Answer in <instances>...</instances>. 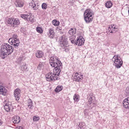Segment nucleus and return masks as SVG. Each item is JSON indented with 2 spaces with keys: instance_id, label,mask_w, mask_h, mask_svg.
Masks as SVG:
<instances>
[{
  "instance_id": "30",
  "label": "nucleus",
  "mask_w": 129,
  "mask_h": 129,
  "mask_svg": "<svg viewBox=\"0 0 129 129\" xmlns=\"http://www.w3.org/2000/svg\"><path fill=\"white\" fill-rule=\"evenodd\" d=\"M85 125V123L83 122H80L78 125V126L79 127L78 128V129H82V127H83V126H84Z\"/></svg>"
},
{
  "instance_id": "32",
  "label": "nucleus",
  "mask_w": 129,
  "mask_h": 129,
  "mask_svg": "<svg viewBox=\"0 0 129 129\" xmlns=\"http://www.w3.org/2000/svg\"><path fill=\"white\" fill-rule=\"evenodd\" d=\"M36 30L37 32L39 33H41L43 32V30L41 28L38 27L36 28Z\"/></svg>"
},
{
  "instance_id": "15",
  "label": "nucleus",
  "mask_w": 129,
  "mask_h": 129,
  "mask_svg": "<svg viewBox=\"0 0 129 129\" xmlns=\"http://www.w3.org/2000/svg\"><path fill=\"white\" fill-rule=\"evenodd\" d=\"M14 40H13V38H11L9 39L8 40V42L11 45H13V46L15 48L18 47L19 45H17L16 43Z\"/></svg>"
},
{
  "instance_id": "48",
  "label": "nucleus",
  "mask_w": 129,
  "mask_h": 129,
  "mask_svg": "<svg viewBox=\"0 0 129 129\" xmlns=\"http://www.w3.org/2000/svg\"><path fill=\"white\" fill-rule=\"evenodd\" d=\"M88 17H93L92 16V15H91V16H90L89 15H88Z\"/></svg>"
},
{
  "instance_id": "13",
  "label": "nucleus",
  "mask_w": 129,
  "mask_h": 129,
  "mask_svg": "<svg viewBox=\"0 0 129 129\" xmlns=\"http://www.w3.org/2000/svg\"><path fill=\"white\" fill-rule=\"evenodd\" d=\"M7 90L3 86H0V93L2 95H6L7 94Z\"/></svg>"
},
{
  "instance_id": "25",
  "label": "nucleus",
  "mask_w": 129,
  "mask_h": 129,
  "mask_svg": "<svg viewBox=\"0 0 129 129\" xmlns=\"http://www.w3.org/2000/svg\"><path fill=\"white\" fill-rule=\"evenodd\" d=\"M44 62H40L37 67V69L39 70H41V69L43 68L44 66Z\"/></svg>"
},
{
  "instance_id": "2",
  "label": "nucleus",
  "mask_w": 129,
  "mask_h": 129,
  "mask_svg": "<svg viewBox=\"0 0 129 129\" xmlns=\"http://www.w3.org/2000/svg\"><path fill=\"white\" fill-rule=\"evenodd\" d=\"M13 47L7 43H4L1 48V56L3 59L6 56L11 54L14 51Z\"/></svg>"
},
{
  "instance_id": "41",
  "label": "nucleus",
  "mask_w": 129,
  "mask_h": 129,
  "mask_svg": "<svg viewBox=\"0 0 129 129\" xmlns=\"http://www.w3.org/2000/svg\"><path fill=\"white\" fill-rule=\"evenodd\" d=\"M80 38H77V40L75 41V44L76 45H78V43H79L80 42Z\"/></svg>"
},
{
  "instance_id": "16",
  "label": "nucleus",
  "mask_w": 129,
  "mask_h": 129,
  "mask_svg": "<svg viewBox=\"0 0 129 129\" xmlns=\"http://www.w3.org/2000/svg\"><path fill=\"white\" fill-rule=\"evenodd\" d=\"M93 13L92 11L89 9H88L86 10L84 14V16H88L89 15L90 16H91V15H92Z\"/></svg>"
},
{
  "instance_id": "10",
  "label": "nucleus",
  "mask_w": 129,
  "mask_h": 129,
  "mask_svg": "<svg viewBox=\"0 0 129 129\" xmlns=\"http://www.w3.org/2000/svg\"><path fill=\"white\" fill-rule=\"evenodd\" d=\"M54 31V29L53 28H50L49 29L48 34L50 38L52 39L54 37L55 34Z\"/></svg>"
},
{
  "instance_id": "34",
  "label": "nucleus",
  "mask_w": 129,
  "mask_h": 129,
  "mask_svg": "<svg viewBox=\"0 0 129 129\" xmlns=\"http://www.w3.org/2000/svg\"><path fill=\"white\" fill-rule=\"evenodd\" d=\"M28 16V15L26 14H21L20 15L21 17L25 20H26Z\"/></svg>"
},
{
  "instance_id": "14",
  "label": "nucleus",
  "mask_w": 129,
  "mask_h": 129,
  "mask_svg": "<svg viewBox=\"0 0 129 129\" xmlns=\"http://www.w3.org/2000/svg\"><path fill=\"white\" fill-rule=\"evenodd\" d=\"M93 19V17H88L87 16H84V19L86 23H89L91 22Z\"/></svg>"
},
{
  "instance_id": "17",
  "label": "nucleus",
  "mask_w": 129,
  "mask_h": 129,
  "mask_svg": "<svg viewBox=\"0 0 129 129\" xmlns=\"http://www.w3.org/2000/svg\"><path fill=\"white\" fill-rule=\"evenodd\" d=\"M30 6H31L32 8L34 10H36L38 9L39 5H36L35 2L34 1H32L31 3L29 4Z\"/></svg>"
},
{
  "instance_id": "31",
  "label": "nucleus",
  "mask_w": 129,
  "mask_h": 129,
  "mask_svg": "<svg viewBox=\"0 0 129 129\" xmlns=\"http://www.w3.org/2000/svg\"><path fill=\"white\" fill-rule=\"evenodd\" d=\"M33 19L34 18L33 16L28 15L26 20L28 21H29L31 22H32L34 21Z\"/></svg>"
},
{
  "instance_id": "42",
  "label": "nucleus",
  "mask_w": 129,
  "mask_h": 129,
  "mask_svg": "<svg viewBox=\"0 0 129 129\" xmlns=\"http://www.w3.org/2000/svg\"><path fill=\"white\" fill-rule=\"evenodd\" d=\"M117 29V28H116L115 27V26L114 27H113V28L112 29V30H113V31H117V30H116L115 29Z\"/></svg>"
},
{
  "instance_id": "37",
  "label": "nucleus",
  "mask_w": 129,
  "mask_h": 129,
  "mask_svg": "<svg viewBox=\"0 0 129 129\" xmlns=\"http://www.w3.org/2000/svg\"><path fill=\"white\" fill-rule=\"evenodd\" d=\"M114 26V25L111 24L108 27V30H112L114 27L113 26Z\"/></svg>"
},
{
  "instance_id": "40",
  "label": "nucleus",
  "mask_w": 129,
  "mask_h": 129,
  "mask_svg": "<svg viewBox=\"0 0 129 129\" xmlns=\"http://www.w3.org/2000/svg\"><path fill=\"white\" fill-rule=\"evenodd\" d=\"M23 59V58L21 57H19L17 60V62L19 63H21L20 62L21 61V60H22Z\"/></svg>"
},
{
  "instance_id": "52",
  "label": "nucleus",
  "mask_w": 129,
  "mask_h": 129,
  "mask_svg": "<svg viewBox=\"0 0 129 129\" xmlns=\"http://www.w3.org/2000/svg\"><path fill=\"white\" fill-rule=\"evenodd\" d=\"M84 114H85H85H86V113H84Z\"/></svg>"
},
{
  "instance_id": "1",
  "label": "nucleus",
  "mask_w": 129,
  "mask_h": 129,
  "mask_svg": "<svg viewBox=\"0 0 129 129\" xmlns=\"http://www.w3.org/2000/svg\"><path fill=\"white\" fill-rule=\"evenodd\" d=\"M57 61L52 62L50 64L52 67L54 68L53 73L50 72L46 75V78L47 81H50L58 80L59 79V75L60 72V67H61L62 63L59 60Z\"/></svg>"
},
{
  "instance_id": "27",
  "label": "nucleus",
  "mask_w": 129,
  "mask_h": 129,
  "mask_svg": "<svg viewBox=\"0 0 129 129\" xmlns=\"http://www.w3.org/2000/svg\"><path fill=\"white\" fill-rule=\"evenodd\" d=\"M52 24L55 26H58L59 25V21H57L56 20H53L52 21Z\"/></svg>"
},
{
  "instance_id": "9",
  "label": "nucleus",
  "mask_w": 129,
  "mask_h": 129,
  "mask_svg": "<svg viewBox=\"0 0 129 129\" xmlns=\"http://www.w3.org/2000/svg\"><path fill=\"white\" fill-rule=\"evenodd\" d=\"M124 107L126 109H129V97L124 99L123 102Z\"/></svg>"
},
{
  "instance_id": "47",
  "label": "nucleus",
  "mask_w": 129,
  "mask_h": 129,
  "mask_svg": "<svg viewBox=\"0 0 129 129\" xmlns=\"http://www.w3.org/2000/svg\"><path fill=\"white\" fill-rule=\"evenodd\" d=\"M71 42L73 44L75 43L74 41V40H72L71 41Z\"/></svg>"
},
{
  "instance_id": "44",
  "label": "nucleus",
  "mask_w": 129,
  "mask_h": 129,
  "mask_svg": "<svg viewBox=\"0 0 129 129\" xmlns=\"http://www.w3.org/2000/svg\"><path fill=\"white\" fill-rule=\"evenodd\" d=\"M107 33L108 35H110V30H108L107 31Z\"/></svg>"
},
{
  "instance_id": "19",
  "label": "nucleus",
  "mask_w": 129,
  "mask_h": 129,
  "mask_svg": "<svg viewBox=\"0 0 129 129\" xmlns=\"http://www.w3.org/2000/svg\"><path fill=\"white\" fill-rule=\"evenodd\" d=\"M17 36L16 34H14L13 35L12 37L13 40H14L15 42L16 43L17 45H19V41L18 39L17 38Z\"/></svg>"
},
{
  "instance_id": "45",
  "label": "nucleus",
  "mask_w": 129,
  "mask_h": 129,
  "mask_svg": "<svg viewBox=\"0 0 129 129\" xmlns=\"http://www.w3.org/2000/svg\"><path fill=\"white\" fill-rule=\"evenodd\" d=\"M3 122L0 119V126L2 125L3 123Z\"/></svg>"
},
{
  "instance_id": "33",
  "label": "nucleus",
  "mask_w": 129,
  "mask_h": 129,
  "mask_svg": "<svg viewBox=\"0 0 129 129\" xmlns=\"http://www.w3.org/2000/svg\"><path fill=\"white\" fill-rule=\"evenodd\" d=\"M73 99L75 101L77 102L79 100L78 96L76 94H75L74 96Z\"/></svg>"
},
{
  "instance_id": "26",
  "label": "nucleus",
  "mask_w": 129,
  "mask_h": 129,
  "mask_svg": "<svg viewBox=\"0 0 129 129\" xmlns=\"http://www.w3.org/2000/svg\"><path fill=\"white\" fill-rule=\"evenodd\" d=\"M81 38V37H80V42L79 43H78V46H81L84 43V40L83 38Z\"/></svg>"
},
{
  "instance_id": "35",
  "label": "nucleus",
  "mask_w": 129,
  "mask_h": 129,
  "mask_svg": "<svg viewBox=\"0 0 129 129\" xmlns=\"http://www.w3.org/2000/svg\"><path fill=\"white\" fill-rule=\"evenodd\" d=\"M47 5L45 3H43L42 4V7L43 9H46L47 8Z\"/></svg>"
},
{
  "instance_id": "22",
  "label": "nucleus",
  "mask_w": 129,
  "mask_h": 129,
  "mask_svg": "<svg viewBox=\"0 0 129 129\" xmlns=\"http://www.w3.org/2000/svg\"><path fill=\"white\" fill-rule=\"evenodd\" d=\"M113 5V4L110 1H108L105 3L106 7L108 8H111Z\"/></svg>"
},
{
  "instance_id": "36",
  "label": "nucleus",
  "mask_w": 129,
  "mask_h": 129,
  "mask_svg": "<svg viewBox=\"0 0 129 129\" xmlns=\"http://www.w3.org/2000/svg\"><path fill=\"white\" fill-rule=\"evenodd\" d=\"M125 92L126 93V95L129 96V87H127L126 88Z\"/></svg>"
},
{
  "instance_id": "8",
  "label": "nucleus",
  "mask_w": 129,
  "mask_h": 129,
  "mask_svg": "<svg viewBox=\"0 0 129 129\" xmlns=\"http://www.w3.org/2000/svg\"><path fill=\"white\" fill-rule=\"evenodd\" d=\"M95 97L94 96L91 94H89V95H88L87 99L88 100V103L92 104L93 105V106H95L96 105L94 101L93 102V100L94 99Z\"/></svg>"
},
{
  "instance_id": "46",
  "label": "nucleus",
  "mask_w": 129,
  "mask_h": 129,
  "mask_svg": "<svg viewBox=\"0 0 129 129\" xmlns=\"http://www.w3.org/2000/svg\"><path fill=\"white\" fill-rule=\"evenodd\" d=\"M65 50L66 52H67L69 51V49L68 48H65Z\"/></svg>"
},
{
  "instance_id": "28",
  "label": "nucleus",
  "mask_w": 129,
  "mask_h": 129,
  "mask_svg": "<svg viewBox=\"0 0 129 129\" xmlns=\"http://www.w3.org/2000/svg\"><path fill=\"white\" fill-rule=\"evenodd\" d=\"M21 69L22 70H26L27 69V66L25 63H24L22 65H21Z\"/></svg>"
},
{
  "instance_id": "21",
  "label": "nucleus",
  "mask_w": 129,
  "mask_h": 129,
  "mask_svg": "<svg viewBox=\"0 0 129 129\" xmlns=\"http://www.w3.org/2000/svg\"><path fill=\"white\" fill-rule=\"evenodd\" d=\"M17 4H16L17 7H23L24 3L23 1L21 0H18L17 1Z\"/></svg>"
},
{
  "instance_id": "49",
  "label": "nucleus",
  "mask_w": 129,
  "mask_h": 129,
  "mask_svg": "<svg viewBox=\"0 0 129 129\" xmlns=\"http://www.w3.org/2000/svg\"><path fill=\"white\" fill-rule=\"evenodd\" d=\"M19 129H22V127L21 126L19 127Z\"/></svg>"
},
{
  "instance_id": "39",
  "label": "nucleus",
  "mask_w": 129,
  "mask_h": 129,
  "mask_svg": "<svg viewBox=\"0 0 129 129\" xmlns=\"http://www.w3.org/2000/svg\"><path fill=\"white\" fill-rule=\"evenodd\" d=\"M39 119V118L38 117H36V116H34L33 120L34 121H37Z\"/></svg>"
},
{
  "instance_id": "24",
  "label": "nucleus",
  "mask_w": 129,
  "mask_h": 129,
  "mask_svg": "<svg viewBox=\"0 0 129 129\" xmlns=\"http://www.w3.org/2000/svg\"><path fill=\"white\" fill-rule=\"evenodd\" d=\"M63 88L62 86L58 85L57 86L55 89V91L56 92H58L60 91Z\"/></svg>"
},
{
  "instance_id": "20",
  "label": "nucleus",
  "mask_w": 129,
  "mask_h": 129,
  "mask_svg": "<svg viewBox=\"0 0 129 129\" xmlns=\"http://www.w3.org/2000/svg\"><path fill=\"white\" fill-rule=\"evenodd\" d=\"M57 57L54 56H53L51 57L49 59V63L50 64L52 62L57 61V60H58Z\"/></svg>"
},
{
  "instance_id": "43",
  "label": "nucleus",
  "mask_w": 129,
  "mask_h": 129,
  "mask_svg": "<svg viewBox=\"0 0 129 129\" xmlns=\"http://www.w3.org/2000/svg\"><path fill=\"white\" fill-rule=\"evenodd\" d=\"M110 33H115L116 31H113V30H110Z\"/></svg>"
},
{
  "instance_id": "50",
  "label": "nucleus",
  "mask_w": 129,
  "mask_h": 129,
  "mask_svg": "<svg viewBox=\"0 0 129 129\" xmlns=\"http://www.w3.org/2000/svg\"><path fill=\"white\" fill-rule=\"evenodd\" d=\"M128 14L129 15V10H128Z\"/></svg>"
},
{
  "instance_id": "4",
  "label": "nucleus",
  "mask_w": 129,
  "mask_h": 129,
  "mask_svg": "<svg viewBox=\"0 0 129 129\" xmlns=\"http://www.w3.org/2000/svg\"><path fill=\"white\" fill-rule=\"evenodd\" d=\"M59 42L60 46L63 48L67 47L68 46L67 39L65 36H62L60 38Z\"/></svg>"
},
{
  "instance_id": "29",
  "label": "nucleus",
  "mask_w": 129,
  "mask_h": 129,
  "mask_svg": "<svg viewBox=\"0 0 129 129\" xmlns=\"http://www.w3.org/2000/svg\"><path fill=\"white\" fill-rule=\"evenodd\" d=\"M28 106L30 108H31V107L33 106L32 101L31 99H29L28 100Z\"/></svg>"
},
{
  "instance_id": "11",
  "label": "nucleus",
  "mask_w": 129,
  "mask_h": 129,
  "mask_svg": "<svg viewBox=\"0 0 129 129\" xmlns=\"http://www.w3.org/2000/svg\"><path fill=\"white\" fill-rule=\"evenodd\" d=\"M35 56L38 58H42L44 55V53L41 51L38 50L35 54Z\"/></svg>"
},
{
  "instance_id": "7",
  "label": "nucleus",
  "mask_w": 129,
  "mask_h": 129,
  "mask_svg": "<svg viewBox=\"0 0 129 129\" xmlns=\"http://www.w3.org/2000/svg\"><path fill=\"white\" fill-rule=\"evenodd\" d=\"M21 90L18 88L15 90L14 92V95L15 99L17 101L18 100L20 96Z\"/></svg>"
},
{
  "instance_id": "6",
  "label": "nucleus",
  "mask_w": 129,
  "mask_h": 129,
  "mask_svg": "<svg viewBox=\"0 0 129 129\" xmlns=\"http://www.w3.org/2000/svg\"><path fill=\"white\" fill-rule=\"evenodd\" d=\"M83 76L82 75L79 74L78 73H77L75 74L73 80L76 82L80 81L83 79Z\"/></svg>"
},
{
  "instance_id": "38",
  "label": "nucleus",
  "mask_w": 129,
  "mask_h": 129,
  "mask_svg": "<svg viewBox=\"0 0 129 129\" xmlns=\"http://www.w3.org/2000/svg\"><path fill=\"white\" fill-rule=\"evenodd\" d=\"M87 105L88 106V108L89 109H91L93 107H95V106H93V105H92V104H90V103H88Z\"/></svg>"
},
{
  "instance_id": "53",
  "label": "nucleus",
  "mask_w": 129,
  "mask_h": 129,
  "mask_svg": "<svg viewBox=\"0 0 129 129\" xmlns=\"http://www.w3.org/2000/svg\"><path fill=\"white\" fill-rule=\"evenodd\" d=\"M88 118V119H89V118H88H88Z\"/></svg>"
},
{
  "instance_id": "5",
  "label": "nucleus",
  "mask_w": 129,
  "mask_h": 129,
  "mask_svg": "<svg viewBox=\"0 0 129 129\" xmlns=\"http://www.w3.org/2000/svg\"><path fill=\"white\" fill-rule=\"evenodd\" d=\"M8 24H10L12 26L14 27L15 25H18L20 24L19 20L18 19L11 18L7 20Z\"/></svg>"
},
{
  "instance_id": "23",
  "label": "nucleus",
  "mask_w": 129,
  "mask_h": 129,
  "mask_svg": "<svg viewBox=\"0 0 129 129\" xmlns=\"http://www.w3.org/2000/svg\"><path fill=\"white\" fill-rule=\"evenodd\" d=\"M76 33V29L75 28H71L69 31V34L72 35H74Z\"/></svg>"
},
{
  "instance_id": "18",
  "label": "nucleus",
  "mask_w": 129,
  "mask_h": 129,
  "mask_svg": "<svg viewBox=\"0 0 129 129\" xmlns=\"http://www.w3.org/2000/svg\"><path fill=\"white\" fill-rule=\"evenodd\" d=\"M4 104L5 105H4V109L7 112L10 111V109L12 107L8 103H5Z\"/></svg>"
},
{
  "instance_id": "51",
  "label": "nucleus",
  "mask_w": 129,
  "mask_h": 129,
  "mask_svg": "<svg viewBox=\"0 0 129 129\" xmlns=\"http://www.w3.org/2000/svg\"><path fill=\"white\" fill-rule=\"evenodd\" d=\"M85 117L86 118H87V116H85Z\"/></svg>"
},
{
  "instance_id": "3",
  "label": "nucleus",
  "mask_w": 129,
  "mask_h": 129,
  "mask_svg": "<svg viewBox=\"0 0 129 129\" xmlns=\"http://www.w3.org/2000/svg\"><path fill=\"white\" fill-rule=\"evenodd\" d=\"M120 57L118 55H117L116 56H114L113 57V59H114V63L116 68H119L121 67L122 64V61L121 60Z\"/></svg>"
},
{
  "instance_id": "12",
  "label": "nucleus",
  "mask_w": 129,
  "mask_h": 129,
  "mask_svg": "<svg viewBox=\"0 0 129 129\" xmlns=\"http://www.w3.org/2000/svg\"><path fill=\"white\" fill-rule=\"evenodd\" d=\"M13 122L16 124H18L20 121V117L18 116H15L12 119Z\"/></svg>"
}]
</instances>
